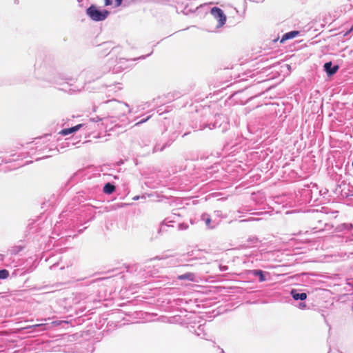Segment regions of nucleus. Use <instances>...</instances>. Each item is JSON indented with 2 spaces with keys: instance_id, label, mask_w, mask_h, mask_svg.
<instances>
[{
  "instance_id": "1",
  "label": "nucleus",
  "mask_w": 353,
  "mask_h": 353,
  "mask_svg": "<svg viewBox=\"0 0 353 353\" xmlns=\"http://www.w3.org/2000/svg\"><path fill=\"white\" fill-rule=\"evenodd\" d=\"M230 126L228 118L223 114H218L214 117V121L205 122L201 121L199 124H195V128L197 130H203L206 128L210 130L217 129L219 132L223 133L226 132Z\"/></svg>"
},
{
  "instance_id": "2",
  "label": "nucleus",
  "mask_w": 353,
  "mask_h": 353,
  "mask_svg": "<svg viewBox=\"0 0 353 353\" xmlns=\"http://www.w3.org/2000/svg\"><path fill=\"white\" fill-rule=\"evenodd\" d=\"M110 71V67L106 65L92 66L82 72L88 82L94 81Z\"/></svg>"
},
{
  "instance_id": "3",
  "label": "nucleus",
  "mask_w": 353,
  "mask_h": 353,
  "mask_svg": "<svg viewBox=\"0 0 353 353\" xmlns=\"http://www.w3.org/2000/svg\"><path fill=\"white\" fill-rule=\"evenodd\" d=\"M110 13L108 10L101 9L94 4L90 5L86 9V14L94 21H104Z\"/></svg>"
},
{
  "instance_id": "4",
  "label": "nucleus",
  "mask_w": 353,
  "mask_h": 353,
  "mask_svg": "<svg viewBox=\"0 0 353 353\" xmlns=\"http://www.w3.org/2000/svg\"><path fill=\"white\" fill-rule=\"evenodd\" d=\"M310 185L311 183L303 184L302 187L298 190L297 192H296V199L300 205H310L312 201Z\"/></svg>"
},
{
  "instance_id": "5",
  "label": "nucleus",
  "mask_w": 353,
  "mask_h": 353,
  "mask_svg": "<svg viewBox=\"0 0 353 353\" xmlns=\"http://www.w3.org/2000/svg\"><path fill=\"white\" fill-rule=\"evenodd\" d=\"M290 295L294 301H301L297 305L299 309L304 310L306 308V304L303 301L307 297V293L302 292L301 290L292 289L290 290Z\"/></svg>"
},
{
  "instance_id": "6",
  "label": "nucleus",
  "mask_w": 353,
  "mask_h": 353,
  "mask_svg": "<svg viewBox=\"0 0 353 353\" xmlns=\"http://www.w3.org/2000/svg\"><path fill=\"white\" fill-rule=\"evenodd\" d=\"M54 81L56 84L63 86V88H60L62 90H66L68 88L69 91H74L73 89L69 88V87L72 85L70 82L74 81V79L72 77H67L62 74H58L54 78Z\"/></svg>"
},
{
  "instance_id": "7",
  "label": "nucleus",
  "mask_w": 353,
  "mask_h": 353,
  "mask_svg": "<svg viewBox=\"0 0 353 353\" xmlns=\"http://www.w3.org/2000/svg\"><path fill=\"white\" fill-rule=\"evenodd\" d=\"M312 196V201L310 203L311 205H319L323 203V201L321 197V191H319V187L316 183H311L310 185Z\"/></svg>"
},
{
  "instance_id": "8",
  "label": "nucleus",
  "mask_w": 353,
  "mask_h": 353,
  "mask_svg": "<svg viewBox=\"0 0 353 353\" xmlns=\"http://www.w3.org/2000/svg\"><path fill=\"white\" fill-rule=\"evenodd\" d=\"M210 12L212 15L218 20V24L216 26L217 28H221L225 24L227 17L223 11L220 8L213 7L211 9Z\"/></svg>"
},
{
  "instance_id": "9",
  "label": "nucleus",
  "mask_w": 353,
  "mask_h": 353,
  "mask_svg": "<svg viewBox=\"0 0 353 353\" xmlns=\"http://www.w3.org/2000/svg\"><path fill=\"white\" fill-rule=\"evenodd\" d=\"M100 46L104 50L103 54L105 55H108L110 53L113 54H119L121 51V46H113V43L112 41L103 42Z\"/></svg>"
},
{
  "instance_id": "10",
  "label": "nucleus",
  "mask_w": 353,
  "mask_h": 353,
  "mask_svg": "<svg viewBox=\"0 0 353 353\" xmlns=\"http://www.w3.org/2000/svg\"><path fill=\"white\" fill-rule=\"evenodd\" d=\"M179 133L173 132L169 137V139L163 144L157 143L153 148V152H161L165 148L169 147L178 137Z\"/></svg>"
},
{
  "instance_id": "11",
  "label": "nucleus",
  "mask_w": 353,
  "mask_h": 353,
  "mask_svg": "<svg viewBox=\"0 0 353 353\" xmlns=\"http://www.w3.org/2000/svg\"><path fill=\"white\" fill-rule=\"evenodd\" d=\"M248 274L250 275L258 277L259 282L266 281L270 277V274L268 272L263 271L260 269H254L249 270Z\"/></svg>"
},
{
  "instance_id": "12",
  "label": "nucleus",
  "mask_w": 353,
  "mask_h": 353,
  "mask_svg": "<svg viewBox=\"0 0 353 353\" xmlns=\"http://www.w3.org/2000/svg\"><path fill=\"white\" fill-rule=\"evenodd\" d=\"M189 1L190 0H175L176 3L178 5H181V6L183 7V12L186 14H188L189 12H194L196 10H198L199 8L207 6V3H205L203 5H200L195 8H189V6H190Z\"/></svg>"
},
{
  "instance_id": "13",
  "label": "nucleus",
  "mask_w": 353,
  "mask_h": 353,
  "mask_svg": "<svg viewBox=\"0 0 353 353\" xmlns=\"http://www.w3.org/2000/svg\"><path fill=\"white\" fill-rule=\"evenodd\" d=\"M323 70L326 72L327 77H330L334 75L339 70L338 64H333L332 61H328L324 63Z\"/></svg>"
},
{
  "instance_id": "14",
  "label": "nucleus",
  "mask_w": 353,
  "mask_h": 353,
  "mask_svg": "<svg viewBox=\"0 0 353 353\" xmlns=\"http://www.w3.org/2000/svg\"><path fill=\"white\" fill-rule=\"evenodd\" d=\"M201 220L205 222L206 228L209 230L216 228L219 224V222L215 220L212 221L208 213H203L201 216Z\"/></svg>"
},
{
  "instance_id": "15",
  "label": "nucleus",
  "mask_w": 353,
  "mask_h": 353,
  "mask_svg": "<svg viewBox=\"0 0 353 353\" xmlns=\"http://www.w3.org/2000/svg\"><path fill=\"white\" fill-rule=\"evenodd\" d=\"M343 188H341V185H339L336 189V192H339L343 196L349 197L353 196V188L350 187V184L343 183Z\"/></svg>"
},
{
  "instance_id": "16",
  "label": "nucleus",
  "mask_w": 353,
  "mask_h": 353,
  "mask_svg": "<svg viewBox=\"0 0 353 353\" xmlns=\"http://www.w3.org/2000/svg\"><path fill=\"white\" fill-rule=\"evenodd\" d=\"M83 125L84 124L80 123L71 128H64L60 131L59 134L63 136H68L69 134L76 132L77 131L80 130Z\"/></svg>"
},
{
  "instance_id": "17",
  "label": "nucleus",
  "mask_w": 353,
  "mask_h": 353,
  "mask_svg": "<svg viewBox=\"0 0 353 353\" xmlns=\"http://www.w3.org/2000/svg\"><path fill=\"white\" fill-rule=\"evenodd\" d=\"M123 6L127 7L131 4H135L141 2H157L164 3V0H123Z\"/></svg>"
},
{
  "instance_id": "18",
  "label": "nucleus",
  "mask_w": 353,
  "mask_h": 353,
  "mask_svg": "<svg viewBox=\"0 0 353 353\" xmlns=\"http://www.w3.org/2000/svg\"><path fill=\"white\" fill-rule=\"evenodd\" d=\"M300 34V32L299 30H292V31H290V32H288L286 33H285L281 39V41L280 42L281 43H284L286 40H288V39H294L296 37H297L299 34Z\"/></svg>"
},
{
  "instance_id": "19",
  "label": "nucleus",
  "mask_w": 353,
  "mask_h": 353,
  "mask_svg": "<svg viewBox=\"0 0 353 353\" xmlns=\"http://www.w3.org/2000/svg\"><path fill=\"white\" fill-rule=\"evenodd\" d=\"M116 187L113 183H105L103 187V192L105 194H111L115 191Z\"/></svg>"
},
{
  "instance_id": "20",
  "label": "nucleus",
  "mask_w": 353,
  "mask_h": 353,
  "mask_svg": "<svg viewBox=\"0 0 353 353\" xmlns=\"http://www.w3.org/2000/svg\"><path fill=\"white\" fill-rule=\"evenodd\" d=\"M194 332L196 336L201 339H205L207 335L204 324L199 325L196 329H194Z\"/></svg>"
},
{
  "instance_id": "21",
  "label": "nucleus",
  "mask_w": 353,
  "mask_h": 353,
  "mask_svg": "<svg viewBox=\"0 0 353 353\" xmlns=\"http://www.w3.org/2000/svg\"><path fill=\"white\" fill-rule=\"evenodd\" d=\"M177 279L179 280H188L189 281H194L195 280V275L194 273L191 272H186L183 274L179 275Z\"/></svg>"
},
{
  "instance_id": "22",
  "label": "nucleus",
  "mask_w": 353,
  "mask_h": 353,
  "mask_svg": "<svg viewBox=\"0 0 353 353\" xmlns=\"http://www.w3.org/2000/svg\"><path fill=\"white\" fill-rule=\"evenodd\" d=\"M24 248L25 246L22 245L12 246L10 250V252L12 255H16L22 251Z\"/></svg>"
},
{
  "instance_id": "23",
  "label": "nucleus",
  "mask_w": 353,
  "mask_h": 353,
  "mask_svg": "<svg viewBox=\"0 0 353 353\" xmlns=\"http://www.w3.org/2000/svg\"><path fill=\"white\" fill-rule=\"evenodd\" d=\"M341 231L348 230L353 231V223H344L339 226Z\"/></svg>"
},
{
  "instance_id": "24",
  "label": "nucleus",
  "mask_w": 353,
  "mask_h": 353,
  "mask_svg": "<svg viewBox=\"0 0 353 353\" xmlns=\"http://www.w3.org/2000/svg\"><path fill=\"white\" fill-rule=\"evenodd\" d=\"M10 275L9 271L6 269L0 270V279H6Z\"/></svg>"
},
{
  "instance_id": "25",
  "label": "nucleus",
  "mask_w": 353,
  "mask_h": 353,
  "mask_svg": "<svg viewBox=\"0 0 353 353\" xmlns=\"http://www.w3.org/2000/svg\"><path fill=\"white\" fill-rule=\"evenodd\" d=\"M37 332H41L46 330V325L44 324H36L32 326Z\"/></svg>"
},
{
  "instance_id": "26",
  "label": "nucleus",
  "mask_w": 353,
  "mask_h": 353,
  "mask_svg": "<svg viewBox=\"0 0 353 353\" xmlns=\"http://www.w3.org/2000/svg\"><path fill=\"white\" fill-rule=\"evenodd\" d=\"M193 256V252H188L186 254H183L181 255V259L179 261L183 262V261H189L190 260H188L185 259V256Z\"/></svg>"
},
{
  "instance_id": "27",
  "label": "nucleus",
  "mask_w": 353,
  "mask_h": 353,
  "mask_svg": "<svg viewBox=\"0 0 353 353\" xmlns=\"http://www.w3.org/2000/svg\"><path fill=\"white\" fill-rule=\"evenodd\" d=\"M105 287L104 286H101L100 288V289L99 290V299H106V294H101V292H105Z\"/></svg>"
},
{
  "instance_id": "28",
  "label": "nucleus",
  "mask_w": 353,
  "mask_h": 353,
  "mask_svg": "<svg viewBox=\"0 0 353 353\" xmlns=\"http://www.w3.org/2000/svg\"><path fill=\"white\" fill-rule=\"evenodd\" d=\"M12 161H14L13 159H11V158H3V157H0V165H1L2 163H10L12 162Z\"/></svg>"
},
{
  "instance_id": "29",
  "label": "nucleus",
  "mask_w": 353,
  "mask_h": 353,
  "mask_svg": "<svg viewBox=\"0 0 353 353\" xmlns=\"http://www.w3.org/2000/svg\"><path fill=\"white\" fill-rule=\"evenodd\" d=\"M189 225L186 223H181L178 225V229L179 230H185L188 228Z\"/></svg>"
},
{
  "instance_id": "30",
  "label": "nucleus",
  "mask_w": 353,
  "mask_h": 353,
  "mask_svg": "<svg viewBox=\"0 0 353 353\" xmlns=\"http://www.w3.org/2000/svg\"><path fill=\"white\" fill-rule=\"evenodd\" d=\"M259 241L258 238L256 236L249 237L248 239V242H249L250 244L256 243Z\"/></svg>"
},
{
  "instance_id": "31",
  "label": "nucleus",
  "mask_w": 353,
  "mask_h": 353,
  "mask_svg": "<svg viewBox=\"0 0 353 353\" xmlns=\"http://www.w3.org/2000/svg\"><path fill=\"white\" fill-rule=\"evenodd\" d=\"M319 191H321V199L325 197V196L328 193V190L327 188H319Z\"/></svg>"
},
{
  "instance_id": "32",
  "label": "nucleus",
  "mask_w": 353,
  "mask_h": 353,
  "mask_svg": "<svg viewBox=\"0 0 353 353\" xmlns=\"http://www.w3.org/2000/svg\"><path fill=\"white\" fill-rule=\"evenodd\" d=\"M150 117H151V116L149 115V116L146 117L145 118L141 119L139 121H138L136 123V125H139L140 124H142V123L146 122Z\"/></svg>"
},
{
  "instance_id": "33",
  "label": "nucleus",
  "mask_w": 353,
  "mask_h": 353,
  "mask_svg": "<svg viewBox=\"0 0 353 353\" xmlns=\"http://www.w3.org/2000/svg\"><path fill=\"white\" fill-rule=\"evenodd\" d=\"M109 102H113V103H117L118 105H122L123 104V103H121L120 101H117L115 99L107 101L105 103H109ZM123 105H125L127 107L128 106V105L126 103H123Z\"/></svg>"
},
{
  "instance_id": "34",
  "label": "nucleus",
  "mask_w": 353,
  "mask_h": 353,
  "mask_svg": "<svg viewBox=\"0 0 353 353\" xmlns=\"http://www.w3.org/2000/svg\"><path fill=\"white\" fill-rule=\"evenodd\" d=\"M219 268L220 271L225 272V271H227L228 270V265H225L219 264Z\"/></svg>"
},
{
  "instance_id": "35",
  "label": "nucleus",
  "mask_w": 353,
  "mask_h": 353,
  "mask_svg": "<svg viewBox=\"0 0 353 353\" xmlns=\"http://www.w3.org/2000/svg\"><path fill=\"white\" fill-rule=\"evenodd\" d=\"M123 0H114V6L119 7L122 5Z\"/></svg>"
},
{
  "instance_id": "36",
  "label": "nucleus",
  "mask_w": 353,
  "mask_h": 353,
  "mask_svg": "<svg viewBox=\"0 0 353 353\" xmlns=\"http://www.w3.org/2000/svg\"><path fill=\"white\" fill-rule=\"evenodd\" d=\"M90 121H92V122H98L99 121H103V119L97 116L96 117L91 118Z\"/></svg>"
},
{
  "instance_id": "37",
  "label": "nucleus",
  "mask_w": 353,
  "mask_h": 353,
  "mask_svg": "<svg viewBox=\"0 0 353 353\" xmlns=\"http://www.w3.org/2000/svg\"><path fill=\"white\" fill-rule=\"evenodd\" d=\"M113 3V0H104L105 6H111Z\"/></svg>"
},
{
  "instance_id": "38",
  "label": "nucleus",
  "mask_w": 353,
  "mask_h": 353,
  "mask_svg": "<svg viewBox=\"0 0 353 353\" xmlns=\"http://www.w3.org/2000/svg\"><path fill=\"white\" fill-rule=\"evenodd\" d=\"M214 214L217 217H220L222 216V212L221 210H215Z\"/></svg>"
},
{
  "instance_id": "39",
  "label": "nucleus",
  "mask_w": 353,
  "mask_h": 353,
  "mask_svg": "<svg viewBox=\"0 0 353 353\" xmlns=\"http://www.w3.org/2000/svg\"><path fill=\"white\" fill-rule=\"evenodd\" d=\"M141 199H145V195H142V196H134V197H133V199H133L134 201H137V200H139V199H141Z\"/></svg>"
},
{
  "instance_id": "40",
  "label": "nucleus",
  "mask_w": 353,
  "mask_h": 353,
  "mask_svg": "<svg viewBox=\"0 0 353 353\" xmlns=\"http://www.w3.org/2000/svg\"><path fill=\"white\" fill-rule=\"evenodd\" d=\"M353 31V25L352 26V27L348 30H347L345 33H344V36H347V34H349L351 32Z\"/></svg>"
},
{
  "instance_id": "41",
  "label": "nucleus",
  "mask_w": 353,
  "mask_h": 353,
  "mask_svg": "<svg viewBox=\"0 0 353 353\" xmlns=\"http://www.w3.org/2000/svg\"><path fill=\"white\" fill-rule=\"evenodd\" d=\"M152 53V51L150 54H147V55H143V56H141V57H139V58H137V59H145L146 57H149Z\"/></svg>"
},
{
  "instance_id": "42",
  "label": "nucleus",
  "mask_w": 353,
  "mask_h": 353,
  "mask_svg": "<svg viewBox=\"0 0 353 353\" xmlns=\"http://www.w3.org/2000/svg\"><path fill=\"white\" fill-rule=\"evenodd\" d=\"M253 220H254L253 218H250V219H248L241 220V222H248V221H253Z\"/></svg>"
},
{
  "instance_id": "43",
  "label": "nucleus",
  "mask_w": 353,
  "mask_h": 353,
  "mask_svg": "<svg viewBox=\"0 0 353 353\" xmlns=\"http://www.w3.org/2000/svg\"><path fill=\"white\" fill-rule=\"evenodd\" d=\"M143 145H147L148 143L150 142V140H147V141H144L143 140L141 141ZM142 145V143H140Z\"/></svg>"
},
{
  "instance_id": "44",
  "label": "nucleus",
  "mask_w": 353,
  "mask_h": 353,
  "mask_svg": "<svg viewBox=\"0 0 353 353\" xmlns=\"http://www.w3.org/2000/svg\"><path fill=\"white\" fill-rule=\"evenodd\" d=\"M161 111H162V110H161V107H159L157 112L159 114H162V112H161Z\"/></svg>"
},
{
  "instance_id": "45",
  "label": "nucleus",
  "mask_w": 353,
  "mask_h": 353,
  "mask_svg": "<svg viewBox=\"0 0 353 353\" xmlns=\"http://www.w3.org/2000/svg\"><path fill=\"white\" fill-rule=\"evenodd\" d=\"M189 4H190L189 8H195L197 7V6H194L192 3H189Z\"/></svg>"
},
{
  "instance_id": "46",
  "label": "nucleus",
  "mask_w": 353,
  "mask_h": 353,
  "mask_svg": "<svg viewBox=\"0 0 353 353\" xmlns=\"http://www.w3.org/2000/svg\"><path fill=\"white\" fill-rule=\"evenodd\" d=\"M14 3L15 4H18V3H19V0H14Z\"/></svg>"
},
{
  "instance_id": "47",
  "label": "nucleus",
  "mask_w": 353,
  "mask_h": 353,
  "mask_svg": "<svg viewBox=\"0 0 353 353\" xmlns=\"http://www.w3.org/2000/svg\"><path fill=\"white\" fill-rule=\"evenodd\" d=\"M156 259H159V260L162 259V258H161V257H159V256H157V257H156Z\"/></svg>"
},
{
  "instance_id": "48",
  "label": "nucleus",
  "mask_w": 353,
  "mask_h": 353,
  "mask_svg": "<svg viewBox=\"0 0 353 353\" xmlns=\"http://www.w3.org/2000/svg\"><path fill=\"white\" fill-rule=\"evenodd\" d=\"M114 178L115 179H119V176H114Z\"/></svg>"
},
{
  "instance_id": "49",
  "label": "nucleus",
  "mask_w": 353,
  "mask_h": 353,
  "mask_svg": "<svg viewBox=\"0 0 353 353\" xmlns=\"http://www.w3.org/2000/svg\"><path fill=\"white\" fill-rule=\"evenodd\" d=\"M77 1H78L79 3H81V1H83V0H77Z\"/></svg>"
},
{
  "instance_id": "50",
  "label": "nucleus",
  "mask_w": 353,
  "mask_h": 353,
  "mask_svg": "<svg viewBox=\"0 0 353 353\" xmlns=\"http://www.w3.org/2000/svg\"><path fill=\"white\" fill-rule=\"evenodd\" d=\"M114 72H116V71H115V68H113V73H114Z\"/></svg>"
},
{
  "instance_id": "51",
  "label": "nucleus",
  "mask_w": 353,
  "mask_h": 353,
  "mask_svg": "<svg viewBox=\"0 0 353 353\" xmlns=\"http://www.w3.org/2000/svg\"><path fill=\"white\" fill-rule=\"evenodd\" d=\"M42 158H43V157L37 158V159H36V160L37 161V160H39V159H42Z\"/></svg>"
},
{
  "instance_id": "52",
  "label": "nucleus",
  "mask_w": 353,
  "mask_h": 353,
  "mask_svg": "<svg viewBox=\"0 0 353 353\" xmlns=\"http://www.w3.org/2000/svg\"><path fill=\"white\" fill-rule=\"evenodd\" d=\"M185 265H186V266H189V265H190V264H186ZM192 265L191 264V266H192Z\"/></svg>"
},
{
  "instance_id": "53",
  "label": "nucleus",
  "mask_w": 353,
  "mask_h": 353,
  "mask_svg": "<svg viewBox=\"0 0 353 353\" xmlns=\"http://www.w3.org/2000/svg\"><path fill=\"white\" fill-rule=\"evenodd\" d=\"M190 223H191V224L194 223V222L192 220L190 221Z\"/></svg>"
},
{
  "instance_id": "54",
  "label": "nucleus",
  "mask_w": 353,
  "mask_h": 353,
  "mask_svg": "<svg viewBox=\"0 0 353 353\" xmlns=\"http://www.w3.org/2000/svg\"><path fill=\"white\" fill-rule=\"evenodd\" d=\"M221 353H224V351L222 350Z\"/></svg>"
}]
</instances>
